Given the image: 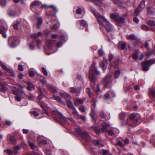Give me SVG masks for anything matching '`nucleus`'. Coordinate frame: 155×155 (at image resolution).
<instances>
[{
	"instance_id": "1",
	"label": "nucleus",
	"mask_w": 155,
	"mask_h": 155,
	"mask_svg": "<svg viewBox=\"0 0 155 155\" xmlns=\"http://www.w3.org/2000/svg\"><path fill=\"white\" fill-rule=\"evenodd\" d=\"M97 18L99 24L103 25L107 32L111 31L113 27L110 24L104 17L99 13L94 12V13Z\"/></svg>"
},
{
	"instance_id": "2",
	"label": "nucleus",
	"mask_w": 155,
	"mask_h": 155,
	"mask_svg": "<svg viewBox=\"0 0 155 155\" xmlns=\"http://www.w3.org/2000/svg\"><path fill=\"white\" fill-rule=\"evenodd\" d=\"M96 63L93 62L90 68L89 74L90 81L91 83H95L98 80V78L97 76L101 75L100 72L98 71L96 67Z\"/></svg>"
},
{
	"instance_id": "3",
	"label": "nucleus",
	"mask_w": 155,
	"mask_h": 155,
	"mask_svg": "<svg viewBox=\"0 0 155 155\" xmlns=\"http://www.w3.org/2000/svg\"><path fill=\"white\" fill-rule=\"evenodd\" d=\"M137 115L134 114L130 115L129 117L127 118L126 123L128 125L132 127H135L139 125L137 123L138 119L137 117Z\"/></svg>"
},
{
	"instance_id": "4",
	"label": "nucleus",
	"mask_w": 155,
	"mask_h": 155,
	"mask_svg": "<svg viewBox=\"0 0 155 155\" xmlns=\"http://www.w3.org/2000/svg\"><path fill=\"white\" fill-rule=\"evenodd\" d=\"M155 63V60H151L144 61L142 64V69L143 71H147L151 65Z\"/></svg>"
},
{
	"instance_id": "5",
	"label": "nucleus",
	"mask_w": 155,
	"mask_h": 155,
	"mask_svg": "<svg viewBox=\"0 0 155 155\" xmlns=\"http://www.w3.org/2000/svg\"><path fill=\"white\" fill-rule=\"evenodd\" d=\"M17 38L16 37L10 36L8 39V43L12 47H15L17 45Z\"/></svg>"
},
{
	"instance_id": "6",
	"label": "nucleus",
	"mask_w": 155,
	"mask_h": 155,
	"mask_svg": "<svg viewBox=\"0 0 155 155\" xmlns=\"http://www.w3.org/2000/svg\"><path fill=\"white\" fill-rule=\"evenodd\" d=\"M0 65L2 67L4 70L7 71L9 73V75L11 76H14L15 74L14 71L8 68L6 66H5L4 63L2 62H0Z\"/></svg>"
},
{
	"instance_id": "7",
	"label": "nucleus",
	"mask_w": 155,
	"mask_h": 155,
	"mask_svg": "<svg viewBox=\"0 0 155 155\" xmlns=\"http://www.w3.org/2000/svg\"><path fill=\"white\" fill-rule=\"evenodd\" d=\"M54 112H56L60 115L61 117H59V120H58V121L60 123H67L68 122L69 120L67 118L64 117L62 113L59 112L58 110L56 109L55 111Z\"/></svg>"
},
{
	"instance_id": "8",
	"label": "nucleus",
	"mask_w": 155,
	"mask_h": 155,
	"mask_svg": "<svg viewBox=\"0 0 155 155\" xmlns=\"http://www.w3.org/2000/svg\"><path fill=\"white\" fill-rule=\"evenodd\" d=\"M111 78V76L109 74H107L102 79L103 83L105 84H109Z\"/></svg>"
},
{
	"instance_id": "9",
	"label": "nucleus",
	"mask_w": 155,
	"mask_h": 155,
	"mask_svg": "<svg viewBox=\"0 0 155 155\" xmlns=\"http://www.w3.org/2000/svg\"><path fill=\"white\" fill-rule=\"evenodd\" d=\"M81 136L82 137L88 141H90L91 140V137L89 135L88 133L86 132H83L82 133Z\"/></svg>"
},
{
	"instance_id": "10",
	"label": "nucleus",
	"mask_w": 155,
	"mask_h": 155,
	"mask_svg": "<svg viewBox=\"0 0 155 155\" xmlns=\"http://www.w3.org/2000/svg\"><path fill=\"white\" fill-rule=\"evenodd\" d=\"M67 105L71 109H73L74 110V111L73 112V113L74 114H78V112L76 109L74 107L72 102L70 100L66 101Z\"/></svg>"
},
{
	"instance_id": "11",
	"label": "nucleus",
	"mask_w": 155,
	"mask_h": 155,
	"mask_svg": "<svg viewBox=\"0 0 155 155\" xmlns=\"http://www.w3.org/2000/svg\"><path fill=\"white\" fill-rule=\"evenodd\" d=\"M150 96L152 97V100L155 101V89L150 88Z\"/></svg>"
},
{
	"instance_id": "12",
	"label": "nucleus",
	"mask_w": 155,
	"mask_h": 155,
	"mask_svg": "<svg viewBox=\"0 0 155 155\" xmlns=\"http://www.w3.org/2000/svg\"><path fill=\"white\" fill-rule=\"evenodd\" d=\"M81 89V87L78 88L75 87H72L70 89V91L71 92L74 93L78 94L80 92V91Z\"/></svg>"
},
{
	"instance_id": "13",
	"label": "nucleus",
	"mask_w": 155,
	"mask_h": 155,
	"mask_svg": "<svg viewBox=\"0 0 155 155\" xmlns=\"http://www.w3.org/2000/svg\"><path fill=\"white\" fill-rule=\"evenodd\" d=\"M64 35H61L59 38L60 42H58L56 46L58 47H59L60 46H61L63 44V42L64 41Z\"/></svg>"
},
{
	"instance_id": "14",
	"label": "nucleus",
	"mask_w": 155,
	"mask_h": 155,
	"mask_svg": "<svg viewBox=\"0 0 155 155\" xmlns=\"http://www.w3.org/2000/svg\"><path fill=\"white\" fill-rule=\"evenodd\" d=\"M31 38L33 39L36 40V42L37 45H39L41 43V41L38 39V38L37 37V35L35 34H32L31 35Z\"/></svg>"
},
{
	"instance_id": "15",
	"label": "nucleus",
	"mask_w": 155,
	"mask_h": 155,
	"mask_svg": "<svg viewBox=\"0 0 155 155\" xmlns=\"http://www.w3.org/2000/svg\"><path fill=\"white\" fill-rule=\"evenodd\" d=\"M77 23L78 25H80L83 27L86 26L87 25L86 21L83 20H80L78 21Z\"/></svg>"
},
{
	"instance_id": "16",
	"label": "nucleus",
	"mask_w": 155,
	"mask_h": 155,
	"mask_svg": "<svg viewBox=\"0 0 155 155\" xmlns=\"http://www.w3.org/2000/svg\"><path fill=\"white\" fill-rule=\"evenodd\" d=\"M107 65V61L106 60H104L101 62V64H100V66L102 67L104 70H105L106 69Z\"/></svg>"
},
{
	"instance_id": "17",
	"label": "nucleus",
	"mask_w": 155,
	"mask_h": 155,
	"mask_svg": "<svg viewBox=\"0 0 155 155\" xmlns=\"http://www.w3.org/2000/svg\"><path fill=\"white\" fill-rule=\"evenodd\" d=\"M55 41L53 40H50L46 42L47 46L49 48H51L54 45Z\"/></svg>"
},
{
	"instance_id": "18",
	"label": "nucleus",
	"mask_w": 155,
	"mask_h": 155,
	"mask_svg": "<svg viewBox=\"0 0 155 155\" xmlns=\"http://www.w3.org/2000/svg\"><path fill=\"white\" fill-rule=\"evenodd\" d=\"M53 98L55 100L60 102L63 104H65L64 102L59 97L54 95L53 96Z\"/></svg>"
},
{
	"instance_id": "19",
	"label": "nucleus",
	"mask_w": 155,
	"mask_h": 155,
	"mask_svg": "<svg viewBox=\"0 0 155 155\" xmlns=\"http://www.w3.org/2000/svg\"><path fill=\"white\" fill-rule=\"evenodd\" d=\"M61 96L64 98L66 100V101H68L70 100V96L68 94H61Z\"/></svg>"
},
{
	"instance_id": "20",
	"label": "nucleus",
	"mask_w": 155,
	"mask_h": 155,
	"mask_svg": "<svg viewBox=\"0 0 155 155\" xmlns=\"http://www.w3.org/2000/svg\"><path fill=\"white\" fill-rule=\"evenodd\" d=\"M8 29L7 26L0 27V33H3L6 32Z\"/></svg>"
},
{
	"instance_id": "21",
	"label": "nucleus",
	"mask_w": 155,
	"mask_h": 155,
	"mask_svg": "<svg viewBox=\"0 0 155 155\" xmlns=\"http://www.w3.org/2000/svg\"><path fill=\"white\" fill-rule=\"evenodd\" d=\"M39 2L38 1H35L31 5V9L32 10L33 8L39 5Z\"/></svg>"
},
{
	"instance_id": "22",
	"label": "nucleus",
	"mask_w": 155,
	"mask_h": 155,
	"mask_svg": "<svg viewBox=\"0 0 155 155\" xmlns=\"http://www.w3.org/2000/svg\"><path fill=\"white\" fill-rule=\"evenodd\" d=\"M145 1H142L139 4V8L140 9V11H142L145 8Z\"/></svg>"
},
{
	"instance_id": "23",
	"label": "nucleus",
	"mask_w": 155,
	"mask_h": 155,
	"mask_svg": "<svg viewBox=\"0 0 155 155\" xmlns=\"http://www.w3.org/2000/svg\"><path fill=\"white\" fill-rule=\"evenodd\" d=\"M126 37L128 40L131 39L132 40H136L134 35H127Z\"/></svg>"
},
{
	"instance_id": "24",
	"label": "nucleus",
	"mask_w": 155,
	"mask_h": 155,
	"mask_svg": "<svg viewBox=\"0 0 155 155\" xmlns=\"http://www.w3.org/2000/svg\"><path fill=\"white\" fill-rule=\"evenodd\" d=\"M119 117L121 120H124L126 117V115L125 113L122 112L119 115Z\"/></svg>"
},
{
	"instance_id": "25",
	"label": "nucleus",
	"mask_w": 155,
	"mask_h": 155,
	"mask_svg": "<svg viewBox=\"0 0 155 155\" xmlns=\"http://www.w3.org/2000/svg\"><path fill=\"white\" fill-rule=\"evenodd\" d=\"M27 85H28L27 89L29 90H31V89L34 88L32 84L30 82H27Z\"/></svg>"
},
{
	"instance_id": "26",
	"label": "nucleus",
	"mask_w": 155,
	"mask_h": 155,
	"mask_svg": "<svg viewBox=\"0 0 155 155\" xmlns=\"http://www.w3.org/2000/svg\"><path fill=\"white\" fill-rule=\"evenodd\" d=\"M93 144L96 146H99L100 145L101 146L102 145V144H101L99 142V141L98 140H94L93 141Z\"/></svg>"
},
{
	"instance_id": "27",
	"label": "nucleus",
	"mask_w": 155,
	"mask_h": 155,
	"mask_svg": "<svg viewBox=\"0 0 155 155\" xmlns=\"http://www.w3.org/2000/svg\"><path fill=\"white\" fill-rule=\"evenodd\" d=\"M20 148V147L19 145H17L14 148V150L13 151V153H14L15 154H16L18 153V150Z\"/></svg>"
},
{
	"instance_id": "28",
	"label": "nucleus",
	"mask_w": 155,
	"mask_h": 155,
	"mask_svg": "<svg viewBox=\"0 0 155 155\" xmlns=\"http://www.w3.org/2000/svg\"><path fill=\"white\" fill-rule=\"evenodd\" d=\"M102 125L103 126V128H101V130L103 131H104L106 130V127L108 126V124L105 122H103L102 123Z\"/></svg>"
},
{
	"instance_id": "29",
	"label": "nucleus",
	"mask_w": 155,
	"mask_h": 155,
	"mask_svg": "<svg viewBox=\"0 0 155 155\" xmlns=\"http://www.w3.org/2000/svg\"><path fill=\"white\" fill-rule=\"evenodd\" d=\"M20 22L19 21H17L14 23L13 24V28L17 30L18 29V26L20 24Z\"/></svg>"
},
{
	"instance_id": "30",
	"label": "nucleus",
	"mask_w": 155,
	"mask_h": 155,
	"mask_svg": "<svg viewBox=\"0 0 155 155\" xmlns=\"http://www.w3.org/2000/svg\"><path fill=\"white\" fill-rule=\"evenodd\" d=\"M120 74V71L119 70H117L115 71L114 74V77L115 78H118Z\"/></svg>"
},
{
	"instance_id": "31",
	"label": "nucleus",
	"mask_w": 155,
	"mask_h": 155,
	"mask_svg": "<svg viewBox=\"0 0 155 155\" xmlns=\"http://www.w3.org/2000/svg\"><path fill=\"white\" fill-rule=\"evenodd\" d=\"M141 11H140V9L139 8H137L135 10L134 12V14L136 16H138L139 15V12Z\"/></svg>"
},
{
	"instance_id": "32",
	"label": "nucleus",
	"mask_w": 155,
	"mask_h": 155,
	"mask_svg": "<svg viewBox=\"0 0 155 155\" xmlns=\"http://www.w3.org/2000/svg\"><path fill=\"white\" fill-rule=\"evenodd\" d=\"M0 90L2 92H5L8 90V89L6 87L3 86L1 87Z\"/></svg>"
},
{
	"instance_id": "33",
	"label": "nucleus",
	"mask_w": 155,
	"mask_h": 155,
	"mask_svg": "<svg viewBox=\"0 0 155 155\" xmlns=\"http://www.w3.org/2000/svg\"><path fill=\"white\" fill-rule=\"evenodd\" d=\"M120 46L122 50H124L126 47V45L125 43H122L120 44Z\"/></svg>"
},
{
	"instance_id": "34",
	"label": "nucleus",
	"mask_w": 155,
	"mask_h": 155,
	"mask_svg": "<svg viewBox=\"0 0 155 155\" xmlns=\"http://www.w3.org/2000/svg\"><path fill=\"white\" fill-rule=\"evenodd\" d=\"M15 140L16 139L15 137L11 135L10 136V141L12 143H15Z\"/></svg>"
},
{
	"instance_id": "35",
	"label": "nucleus",
	"mask_w": 155,
	"mask_h": 155,
	"mask_svg": "<svg viewBox=\"0 0 155 155\" xmlns=\"http://www.w3.org/2000/svg\"><path fill=\"white\" fill-rule=\"evenodd\" d=\"M28 143L31 148L32 149H34L36 147V146L35 145V143H31L30 141H29Z\"/></svg>"
},
{
	"instance_id": "36",
	"label": "nucleus",
	"mask_w": 155,
	"mask_h": 155,
	"mask_svg": "<svg viewBox=\"0 0 155 155\" xmlns=\"http://www.w3.org/2000/svg\"><path fill=\"white\" fill-rule=\"evenodd\" d=\"M79 109L81 112H85L86 111L84 107L82 105L80 106Z\"/></svg>"
},
{
	"instance_id": "37",
	"label": "nucleus",
	"mask_w": 155,
	"mask_h": 155,
	"mask_svg": "<svg viewBox=\"0 0 155 155\" xmlns=\"http://www.w3.org/2000/svg\"><path fill=\"white\" fill-rule=\"evenodd\" d=\"M148 24L149 25L153 26L155 25V22L153 21L150 20L148 21Z\"/></svg>"
},
{
	"instance_id": "38",
	"label": "nucleus",
	"mask_w": 155,
	"mask_h": 155,
	"mask_svg": "<svg viewBox=\"0 0 155 155\" xmlns=\"http://www.w3.org/2000/svg\"><path fill=\"white\" fill-rule=\"evenodd\" d=\"M84 101V99L78 98L77 99V101L80 104H82Z\"/></svg>"
},
{
	"instance_id": "39",
	"label": "nucleus",
	"mask_w": 155,
	"mask_h": 155,
	"mask_svg": "<svg viewBox=\"0 0 155 155\" xmlns=\"http://www.w3.org/2000/svg\"><path fill=\"white\" fill-rule=\"evenodd\" d=\"M99 116L101 118H104L105 117L106 115L105 113L103 111L99 113Z\"/></svg>"
},
{
	"instance_id": "40",
	"label": "nucleus",
	"mask_w": 155,
	"mask_h": 155,
	"mask_svg": "<svg viewBox=\"0 0 155 155\" xmlns=\"http://www.w3.org/2000/svg\"><path fill=\"white\" fill-rule=\"evenodd\" d=\"M31 113L35 117H36L38 116L39 114L37 112L33 111L31 112Z\"/></svg>"
},
{
	"instance_id": "41",
	"label": "nucleus",
	"mask_w": 155,
	"mask_h": 155,
	"mask_svg": "<svg viewBox=\"0 0 155 155\" xmlns=\"http://www.w3.org/2000/svg\"><path fill=\"white\" fill-rule=\"evenodd\" d=\"M42 71L45 75L47 76L48 75L47 71L45 68L43 67L42 68Z\"/></svg>"
},
{
	"instance_id": "42",
	"label": "nucleus",
	"mask_w": 155,
	"mask_h": 155,
	"mask_svg": "<svg viewBox=\"0 0 155 155\" xmlns=\"http://www.w3.org/2000/svg\"><path fill=\"white\" fill-rule=\"evenodd\" d=\"M92 105L93 107H95L96 106V100L95 99H92L91 100Z\"/></svg>"
},
{
	"instance_id": "43",
	"label": "nucleus",
	"mask_w": 155,
	"mask_h": 155,
	"mask_svg": "<svg viewBox=\"0 0 155 155\" xmlns=\"http://www.w3.org/2000/svg\"><path fill=\"white\" fill-rule=\"evenodd\" d=\"M104 97L106 99H108L110 98V94H109V92L105 94Z\"/></svg>"
},
{
	"instance_id": "44",
	"label": "nucleus",
	"mask_w": 155,
	"mask_h": 155,
	"mask_svg": "<svg viewBox=\"0 0 155 155\" xmlns=\"http://www.w3.org/2000/svg\"><path fill=\"white\" fill-rule=\"evenodd\" d=\"M122 140L124 141L125 144V145L128 144L129 143V140L128 139H123Z\"/></svg>"
},
{
	"instance_id": "45",
	"label": "nucleus",
	"mask_w": 155,
	"mask_h": 155,
	"mask_svg": "<svg viewBox=\"0 0 155 155\" xmlns=\"http://www.w3.org/2000/svg\"><path fill=\"white\" fill-rule=\"evenodd\" d=\"M90 115L91 116L92 118H93L95 115V112L94 110L92 109V108H91V112L90 114Z\"/></svg>"
},
{
	"instance_id": "46",
	"label": "nucleus",
	"mask_w": 155,
	"mask_h": 155,
	"mask_svg": "<svg viewBox=\"0 0 155 155\" xmlns=\"http://www.w3.org/2000/svg\"><path fill=\"white\" fill-rule=\"evenodd\" d=\"M116 145L121 147H124V146L122 142L119 141L117 142Z\"/></svg>"
},
{
	"instance_id": "47",
	"label": "nucleus",
	"mask_w": 155,
	"mask_h": 155,
	"mask_svg": "<svg viewBox=\"0 0 155 155\" xmlns=\"http://www.w3.org/2000/svg\"><path fill=\"white\" fill-rule=\"evenodd\" d=\"M132 58L134 59H137L138 57V55L137 53H136L133 54L132 55Z\"/></svg>"
},
{
	"instance_id": "48",
	"label": "nucleus",
	"mask_w": 155,
	"mask_h": 155,
	"mask_svg": "<svg viewBox=\"0 0 155 155\" xmlns=\"http://www.w3.org/2000/svg\"><path fill=\"white\" fill-rule=\"evenodd\" d=\"M43 96V92L40 93L38 97V99L40 100L42 98Z\"/></svg>"
},
{
	"instance_id": "49",
	"label": "nucleus",
	"mask_w": 155,
	"mask_h": 155,
	"mask_svg": "<svg viewBox=\"0 0 155 155\" xmlns=\"http://www.w3.org/2000/svg\"><path fill=\"white\" fill-rule=\"evenodd\" d=\"M8 15L10 16L14 17L15 15V13L13 11H11L8 13Z\"/></svg>"
},
{
	"instance_id": "50",
	"label": "nucleus",
	"mask_w": 155,
	"mask_h": 155,
	"mask_svg": "<svg viewBox=\"0 0 155 155\" xmlns=\"http://www.w3.org/2000/svg\"><path fill=\"white\" fill-rule=\"evenodd\" d=\"M102 155H110L108 151L105 150H103Z\"/></svg>"
},
{
	"instance_id": "51",
	"label": "nucleus",
	"mask_w": 155,
	"mask_h": 155,
	"mask_svg": "<svg viewBox=\"0 0 155 155\" xmlns=\"http://www.w3.org/2000/svg\"><path fill=\"white\" fill-rule=\"evenodd\" d=\"M98 53L100 56H102L103 55L104 52V51L101 49H99L98 51Z\"/></svg>"
},
{
	"instance_id": "52",
	"label": "nucleus",
	"mask_w": 155,
	"mask_h": 155,
	"mask_svg": "<svg viewBox=\"0 0 155 155\" xmlns=\"http://www.w3.org/2000/svg\"><path fill=\"white\" fill-rule=\"evenodd\" d=\"M110 17L112 19H117V15L115 14H112L110 15Z\"/></svg>"
},
{
	"instance_id": "53",
	"label": "nucleus",
	"mask_w": 155,
	"mask_h": 155,
	"mask_svg": "<svg viewBox=\"0 0 155 155\" xmlns=\"http://www.w3.org/2000/svg\"><path fill=\"white\" fill-rule=\"evenodd\" d=\"M82 12V10L81 8H78L76 10V13L77 14H81Z\"/></svg>"
},
{
	"instance_id": "54",
	"label": "nucleus",
	"mask_w": 155,
	"mask_h": 155,
	"mask_svg": "<svg viewBox=\"0 0 155 155\" xmlns=\"http://www.w3.org/2000/svg\"><path fill=\"white\" fill-rule=\"evenodd\" d=\"M92 128L97 134L99 133L100 130L99 129L95 128V127H92Z\"/></svg>"
},
{
	"instance_id": "55",
	"label": "nucleus",
	"mask_w": 155,
	"mask_h": 155,
	"mask_svg": "<svg viewBox=\"0 0 155 155\" xmlns=\"http://www.w3.org/2000/svg\"><path fill=\"white\" fill-rule=\"evenodd\" d=\"M38 24L41 25L42 23V19L41 18H38Z\"/></svg>"
},
{
	"instance_id": "56",
	"label": "nucleus",
	"mask_w": 155,
	"mask_h": 155,
	"mask_svg": "<svg viewBox=\"0 0 155 155\" xmlns=\"http://www.w3.org/2000/svg\"><path fill=\"white\" fill-rule=\"evenodd\" d=\"M76 130L77 132L79 134H81L82 135V133H83L81 129L79 128H77L76 129Z\"/></svg>"
},
{
	"instance_id": "57",
	"label": "nucleus",
	"mask_w": 155,
	"mask_h": 155,
	"mask_svg": "<svg viewBox=\"0 0 155 155\" xmlns=\"http://www.w3.org/2000/svg\"><path fill=\"white\" fill-rule=\"evenodd\" d=\"M141 28L142 29H144L147 30H149V28L148 27L145 25H142L141 26Z\"/></svg>"
},
{
	"instance_id": "58",
	"label": "nucleus",
	"mask_w": 155,
	"mask_h": 155,
	"mask_svg": "<svg viewBox=\"0 0 155 155\" xmlns=\"http://www.w3.org/2000/svg\"><path fill=\"white\" fill-rule=\"evenodd\" d=\"M86 92L88 94L89 96H90L91 94V89L89 88H87Z\"/></svg>"
},
{
	"instance_id": "59",
	"label": "nucleus",
	"mask_w": 155,
	"mask_h": 155,
	"mask_svg": "<svg viewBox=\"0 0 155 155\" xmlns=\"http://www.w3.org/2000/svg\"><path fill=\"white\" fill-rule=\"evenodd\" d=\"M0 3L2 6L5 5L6 4L5 0H0Z\"/></svg>"
},
{
	"instance_id": "60",
	"label": "nucleus",
	"mask_w": 155,
	"mask_h": 155,
	"mask_svg": "<svg viewBox=\"0 0 155 155\" xmlns=\"http://www.w3.org/2000/svg\"><path fill=\"white\" fill-rule=\"evenodd\" d=\"M48 7L52 8L55 12H57V8L54 6L53 5H50Z\"/></svg>"
},
{
	"instance_id": "61",
	"label": "nucleus",
	"mask_w": 155,
	"mask_h": 155,
	"mask_svg": "<svg viewBox=\"0 0 155 155\" xmlns=\"http://www.w3.org/2000/svg\"><path fill=\"white\" fill-rule=\"evenodd\" d=\"M35 74L34 71H30L29 72V75L31 77H32L35 75Z\"/></svg>"
},
{
	"instance_id": "62",
	"label": "nucleus",
	"mask_w": 155,
	"mask_h": 155,
	"mask_svg": "<svg viewBox=\"0 0 155 155\" xmlns=\"http://www.w3.org/2000/svg\"><path fill=\"white\" fill-rule=\"evenodd\" d=\"M15 98V100L18 101H20L21 99V97L18 95L16 96Z\"/></svg>"
},
{
	"instance_id": "63",
	"label": "nucleus",
	"mask_w": 155,
	"mask_h": 155,
	"mask_svg": "<svg viewBox=\"0 0 155 155\" xmlns=\"http://www.w3.org/2000/svg\"><path fill=\"white\" fill-rule=\"evenodd\" d=\"M113 2L116 4L118 5L120 3V1L119 0H112Z\"/></svg>"
},
{
	"instance_id": "64",
	"label": "nucleus",
	"mask_w": 155,
	"mask_h": 155,
	"mask_svg": "<svg viewBox=\"0 0 155 155\" xmlns=\"http://www.w3.org/2000/svg\"><path fill=\"white\" fill-rule=\"evenodd\" d=\"M107 133L110 136H112L114 134V132L112 130H108L107 131Z\"/></svg>"
}]
</instances>
